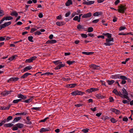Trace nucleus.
<instances>
[{
  "label": "nucleus",
  "mask_w": 133,
  "mask_h": 133,
  "mask_svg": "<svg viewBox=\"0 0 133 133\" xmlns=\"http://www.w3.org/2000/svg\"><path fill=\"white\" fill-rule=\"evenodd\" d=\"M72 3L71 0H68L65 3V5L67 6H68L72 4Z\"/></svg>",
  "instance_id": "nucleus-26"
},
{
  "label": "nucleus",
  "mask_w": 133,
  "mask_h": 133,
  "mask_svg": "<svg viewBox=\"0 0 133 133\" xmlns=\"http://www.w3.org/2000/svg\"><path fill=\"white\" fill-rule=\"evenodd\" d=\"M34 34L35 35H39L42 34L39 31H38L35 32Z\"/></svg>",
  "instance_id": "nucleus-41"
},
{
  "label": "nucleus",
  "mask_w": 133,
  "mask_h": 133,
  "mask_svg": "<svg viewBox=\"0 0 133 133\" xmlns=\"http://www.w3.org/2000/svg\"><path fill=\"white\" fill-rule=\"evenodd\" d=\"M12 118V117L11 116H9L7 119H6V120L7 122H8L9 121L11 120Z\"/></svg>",
  "instance_id": "nucleus-37"
},
{
  "label": "nucleus",
  "mask_w": 133,
  "mask_h": 133,
  "mask_svg": "<svg viewBox=\"0 0 133 133\" xmlns=\"http://www.w3.org/2000/svg\"><path fill=\"white\" fill-rule=\"evenodd\" d=\"M92 16V14L91 12H89L83 15L82 17L86 18L91 17Z\"/></svg>",
  "instance_id": "nucleus-9"
},
{
  "label": "nucleus",
  "mask_w": 133,
  "mask_h": 133,
  "mask_svg": "<svg viewBox=\"0 0 133 133\" xmlns=\"http://www.w3.org/2000/svg\"><path fill=\"white\" fill-rule=\"evenodd\" d=\"M37 29L35 28H32L31 29L30 32L31 33H32L36 31Z\"/></svg>",
  "instance_id": "nucleus-50"
},
{
  "label": "nucleus",
  "mask_w": 133,
  "mask_h": 133,
  "mask_svg": "<svg viewBox=\"0 0 133 133\" xmlns=\"http://www.w3.org/2000/svg\"><path fill=\"white\" fill-rule=\"evenodd\" d=\"M81 36L83 38H86L87 37V35L85 34H81Z\"/></svg>",
  "instance_id": "nucleus-49"
},
{
  "label": "nucleus",
  "mask_w": 133,
  "mask_h": 133,
  "mask_svg": "<svg viewBox=\"0 0 133 133\" xmlns=\"http://www.w3.org/2000/svg\"><path fill=\"white\" fill-rule=\"evenodd\" d=\"M78 19V16H76L73 18V20L75 21H77Z\"/></svg>",
  "instance_id": "nucleus-57"
},
{
  "label": "nucleus",
  "mask_w": 133,
  "mask_h": 133,
  "mask_svg": "<svg viewBox=\"0 0 133 133\" xmlns=\"http://www.w3.org/2000/svg\"><path fill=\"white\" fill-rule=\"evenodd\" d=\"M50 130V129L49 128H42L40 129L39 132L41 133H42L43 132L48 131Z\"/></svg>",
  "instance_id": "nucleus-12"
},
{
  "label": "nucleus",
  "mask_w": 133,
  "mask_h": 133,
  "mask_svg": "<svg viewBox=\"0 0 133 133\" xmlns=\"http://www.w3.org/2000/svg\"><path fill=\"white\" fill-rule=\"evenodd\" d=\"M128 94H124L123 96V98L124 97V98H125L127 99L129 98V97L128 96Z\"/></svg>",
  "instance_id": "nucleus-52"
},
{
  "label": "nucleus",
  "mask_w": 133,
  "mask_h": 133,
  "mask_svg": "<svg viewBox=\"0 0 133 133\" xmlns=\"http://www.w3.org/2000/svg\"><path fill=\"white\" fill-rule=\"evenodd\" d=\"M126 9V8L125 6L123 5H121L119 7V9L118 10L119 12L121 13H124Z\"/></svg>",
  "instance_id": "nucleus-3"
},
{
  "label": "nucleus",
  "mask_w": 133,
  "mask_h": 133,
  "mask_svg": "<svg viewBox=\"0 0 133 133\" xmlns=\"http://www.w3.org/2000/svg\"><path fill=\"white\" fill-rule=\"evenodd\" d=\"M40 108V107H33L31 108V109L32 110H39V109Z\"/></svg>",
  "instance_id": "nucleus-42"
},
{
  "label": "nucleus",
  "mask_w": 133,
  "mask_h": 133,
  "mask_svg": "<svg viewBox=\"0 0 133 133\" xmlns=\"http://www.w3.org/2000/svg\"><path fill=\"white\" fill-rule=\"evenodd\" d=\"M31 75V74L28 72H26L22 76L21 78H24L27 77L29 75Z\"/></svg>",
  "instance_id": "nucleus-23"
},
{
  "label": "nucleus",
  "mask_w": 133,
  "mask_h": 133,
  "mask_svg": "<svg viewBox=\"0 0 133 133\" xmlns=\"http://www.w3.org/2000/svg\"><path fill=\"white\" fill-rule=\"evenodd\" d=\"M26 119L27 120L25 122V123L26 124H32L31 122L30 121L31 119L29 116L27 117Z\"/></svg>",
  "instance_id": "nucleus-19"
},
{
  "label": "nucleus",
  "mask_w": 133,
  "mask_h": 133,
  "mask_svg": "<svg viewBox=\"0 0 133 133\" xmlns=\"http://www.w3.org/2000/svg\"><path fill=\"white\" fill-rule=\"evenodd\" d=\"M89 130V129H83L82 130V131L84 133H86L88 132Z\"/></svg>",
  "instance_id": "nucleus-43"
},
{
  "label": "nucleus",
  "mask_w": 133,
  "mask_h": 133,
  "mask_svg": "<svg viewBox=\"0 0 133 133\" xmlns=\"http://www.w3.org/2000/svg\"><path fill=\"white\" fill-rule=\"evenodd\" d=\"M14 125V124L11 123L5 124H4V126L6 128H10Z\"/></svg>",
  "instance_id": "nucleus-20"
},
{
  "label": "nucleus",
  "mask_w": 133,
  "mask_h": 133,
  "mask_svg": "<svg viewBox=\"0 0 133 133\" xmlns=\"http://www.w3.org/2000/svg\"><path fill=\"white\" fill-rule=\"evenodd\" d=\"M126 29V28L125 26H121L119 28V30L120 31H121L124 30Z\"/></svg>",
  "instance_id": "nucleus-59"
},
{
  "label": "nucleus",
  "mask_w": 133,
  "mask_h": 133,
  "mask_svg": "<svg viewBox=\"0 0 133 133\" xmlns=\"http://www.w3.org/2000/svg\"><path fill=\"white\" fill-rule=\"evenodd\" d=\"M53 74L52 73H51L50 72H46L42 74L41 75L43 76V75H47V76L52 75Z\"/></svg>",
  "instance_id": "nucleus-33"
},
{
  "label": "nucleus",
  "mask_w": 133,
  "mask_h": 133,
  "mask_svg": "<svg viewBox=\"0 0 133 133\" xmlns=\"http://www.w3.org/2000/svg\"><path fill=\"white\" fill-rule=\"evenodd\" d=\"M57 42V41L55 39L52 40H49L47 41L46 43V44H52L56 43Z\"/></svg>",
  "instance_id": "nucleus-14"
},
{
  "label": "nucleus",
  "mask_w": 133,
  "mask_h": 133,
  "mask_svg": "<svg viewBox=\"0 0 133 133\" xmlns=\"http://www.w3.org/2000/svg\"><path fill=\"white\" fill-rule=\"evenodd\" d=\"M94 3V1H85V2H83V3L84 4H86L87 5H89L92 4Z\"/></svg>",
  "instance_id": "nucleus-13"
},
{
  "label": "nucleus",
  "mask_w": 133,
  "mask_h": 133,
  "mask_svg": "<svg viewBox=\"0 0 133 133\" xmlns=\"http://www.w3.org/2000/svg\"><path fill=\"white\" fill-rule=\"evenodd\" d=\"M112 92L114 93L117 96H119L122 98H123V94L120 91L118 92L117 90L115 89H114L112 91Z\"/></svg>",
  "instance_id": "nucleus-4"
},
{
  "label": "nucleus",
  "mask_w": 133,
  "mask_h": 133,
  "mask_svg": "<svg viewBox=\"0 0 133 133\" xmlns=\"http://www.w3.org/2000/svg\"><path fill=\"white\" fill-rule=\"evenodd\" d=\"M28 39L29 41L30 42H34V41L32 40V39H33V37L32 36H29L28 37Z\"/></svg>",
  "instance_id": "nucleus-36"
},
{
  "label": "nucleus",
  "mask_w": 133,
  "mask_h": 133,
  "mask_svg": "<svg viewBox=\"0 0 133 133\" xmlns=\"http://www.w3.org/2000/svg\"><path fill=\"white\" fill-rule=\"evenodd\" d=\"M99 21V19H97L94 20L92 21V22L94 23H97Z\"/></svg>",
  "instance_id": "nucleus-51"
},
{
  "label": "nucleus",
  "mask_w": 133,
  "mask_h": 133,
  "mask_svg": "<svg viewBox=\"0 0 133 133\" xmlns=\"http://www.w3.org/2000/svg\"><path fill=\"white\" fill-rule=\"evenodd\" d=\"M111 111L114 112L116 114H119L121 113V112L119 110L114 108H111Z\"/></svg>",
  "instance_id": "nucleus-10"
},
{
  "label": "nucleus",
  "mask_w": 133,
  "mask_h": 133,
  "mask_svg": "<svg viewBox=\"0 0 133 133\" xmlns=\"http://www.w3.org/2000/svg\"><path fill=\"white\" fill-rule=\"evenodd\" d=\"M21 117H18L15 118L13 121V123H14L18 121L21 119Z\"/></svg>",
  "instance_id": "nucleus-25"
},
{
  "label": "nucleus",
  "mask_w": 133,
  "mask_h": 133,
  "mask_svg": "<svg viewBox=\"0 0 133 133\" xmlns=\"http://www.w3.org/2000/svg\"><path fill=\"white\" fill-rule=\"evenodd\" d=\"M1 122L3 124H4L8 122L6 120V119L5 118L3 120L1 121Z\"/></svg>",
  "instance_id": "nucleus-53"
},
{
  "label": "nucleus",
  "mask_w": 133,
  "mask_h": 133,
  "mask_svg": "<svg viewBox=\"0 0 133 133\" xmlns=\"http://www.w3.org/2000/svg\"><path fill=\"white\" fill-rule=\"evenodd\" d=\"M90 67L92 69L94 70H99L100 68L99 66L93 64L90 65Z\"/></svg>",
  "instance_id": "nucleus-5"
},
{
  "label": "nucleus",
  "mask_w": 133,
  "mask_h": 133,
  "mask_svg": "<svg viewBox=\"0 0 133 133\" xmlns=\"http://www.w3.org/2000/svg\"><path fill=\"white\" fill-rule=\"evenodd\" d=\"M70 78H63V80L64 81H69L70 80Z\"/></svg>",
  "instance_id": "nucleus-63"
},
{
  "label": "nucleus",
  "mask_w": 133,
  "mask_h": 133,
  "mask_svg": "<svg viewBox=\"0 0 133 133\" xmlns=\"http://www.w3.org/2000/svg\"><path fill=\"white\" fill-rule=\"evenodd\" d=\"M2 110H8L7 107H2L1 108Z\"/></svg>",
  "instance_id": "nucleus-60"
},
{
  "label": "nucleus",
  "mask_w": 133,
  "mask_h": 133,
  "mask_svg": "<svg viewBox=\"0 0 133 133\" xmlns=\"http://www.w3.org/2000/svg\"><path fill=\"white\" fill-rule=\"evenodd\" d=\"M122 93L124 94H128V92L126 91L124 88H123L122 89Z\"/></svg>",
  "instance_id": "nucleus-35"
},
{
  "label": "nucleus",
  "mask_w": 133,
  "mask_h": 133,
  "mask_svg": "<svg viewBox=\"0 0 133 133\" xmlns=\"http://www.w3.org/2000/svg\"><path fill=\"white\" fill-rule=\"evenodd\" d=\"M85 94L84 92L76 90L74 91L71 93V94L73 96L79 95L82 96Z\"/></svg>",
  "instance_id": "nucleus-2"
},
{
  "label": "nucleus",
  "mask_w": 133,
  "mask_h": 133,
  "mask_svg": "<svg viewBox=\"0 0 133 133\" xmlns=\"http://www.w3.org/2000/svg\"><path fill=\"white\" fill-rule=\"evenodd\" d=\"M49 118V117H46L43 119L39 121V122H45L46 121V120L47 119H48Z\"/></svg>",
  "instance_id": "nucleus-39"
},
{
  "label": "nucleus",
  "mask_w": 133,
  "mask_h": 133,
  "mask_svg": "<svg viewBox=\"0 0 133 133\" xmlns=\"http://www.w3.org/2000/svg\"><path fill=\"white\" fill-rule=\"evenodd\" d=\"M107 82L109 85H111L115 82V81L114 80H107Z\"/></svg>",
  "instance_id": "nucleus-30"
},
{
  "label": "nucleus",
  "mask_w": 133,
  "mask_h": 133,
  "mask_svg": "<svg viewBox=\"0 0 133 133\" xmlns=\"http://www.w3.org/2000/svg\"><path fill=\"white\" fill-rule=\"evenodd\" d=\"M15 125L17 126L18 128H22L24 127V124L21 123H18Z\"/></svg>",
  "instance_id": "nucleus-21"
},
{
  "label": "nucleus",
  "mask_w": 133,
  "mask_h": 133,
  "mask_svg": "<svg viewBox=\"0 0 133 133\" xmlns=\"http://www.w3.org/2000/svg\"><path fill=\"white\" fill-rule=\"evenodd\" d=\"M59 65L60 66L61 68L64 67L65 66V65L64 64H62V62H59Z\"/></svg>",
  "instance_id": "nucleus-44"
},
{
  "label": "nucleus",
  "mask_w": 133,
  "mask_h": 133,
  "mask_svg": "<svg viewBox=\"0 0 133 133\" xmlns=\"http://www.w3.org/2000/svg\"><path fill=\"white\" fill-rule=\"evenodd\" d=\"M10 15L12 16H15L16 17H17L18 16V14L16 11H14L11 13Z\"/></svg>",
  "instance_id": "nucleus-28"
},
{
  "label": "nucleus",
  "mask_w": 133,
  "mask_h": 133,
  "mask_svg": "<svg viewBox=\"0 0 133 133\" xmlns=\"http://www.w3.org/2000/svg\"><path fill=\"white\" fill-rule=\"evenodd\" d=\"M123 121L124 122H127L128 120V118L124 117L122 119Z\"/></svg>",
  "instance_id": "nucleus-55"
},
{
  "label": "nucleus",
  "mask_w": 133,
  "mask_h": 133,
  "mask_svg": "<svg viewBox=\"0 0 133 133\" xmlns=\"http://www.w3.org/2000/svg\"><path fill=\"white\" fill-rule=\"evenodd\" d=\"M93 31V28L92 27H89L88 28V32H91Z\"/></svg>",
  "instance_id": "nucleus-38"
},
{
  "label": "nucleus",
  "mask_w": 133,
  "mask_h": 133,
  "mask_svg": "<svg viewBox=\"0 0 133 133\" xmlns=\"http://www.w3.org/2000/svg\"><path fill=\"white\" fill-rule=\"evenodd\" d=\"M75 61H66V63L69 65L73 64L74 63H76Z\"/></svg>",
  "instance_id": "nucleus-32"
},
{
  "label": "nucleus",
  "mask_w": 133,
  "mask_h": 133,
  "mask_svg": "<svg viewBox=\"0 0 133 133\" xmlns=\"http://www.w3.org/2000/svg\"><path fill=\"white\" fill-rule=\"evenodd\" d=\"M32 61H34L37 58V57L35 56H33L30 57Z\"/></svg>",
  "instance_id": "nucleus-61"
},
{
  "label": "nucleus",
  "mask_w": 133,
  "mask_h": 133,
  "mask_svg": "<svg viewBox=\"0 0 133 133\" xmlns=\"http://www.w3.org/2000/svg\"><path fill=\"white\" fill-rule=\"evenodd\" d=\"M96 97L98 99L104 98L105 97L104 96L101 95L100 94H97L96 95Z\"/></svg>",
  "instance_id": "nucleus-24"
},
{
  "label": "nucleus",
  "mask_w": 133,
  "mask_h": 133,
  "mask_svg": "<svg viewBox=\"0 0 133 133\" xmlns=\"http://www.w3.org/2000/svg\"><path fill=\"white\" fill-rule=\"evenodd\" d=\"M127 78V77L126 76L120 75L119 79H121L122 80H126Z\"/></svg>",
  "instance_id": "nucleus-34"
},
{
  "label": "nucleus",
  "mask_w": 133,
  "mask_h": 133,
  "mask_svg": "<svg viewBox=\"0 0 133 133\" xmlns=\"http://www.w3.org/2000/svg\"><path fill=\"white\" fill-rule=\"evenodd\" d=\"M82 54L87 55H91L94 54V52H86L85 51H83L82 52Z\"/></svg>",
  "instance_id": "nucleus-27"
},
{
  "label": "nucleus",
  "mask_w": 133,
  "mask_h": 133,
  "mask_svg": "<svg viewBox=\"0 0 133 133\" xmlns=\"http://www.w3.org/2000/svg\"><path fill=\"white\" fill-rule=\"evenodd\" d=\"M77 84L76 83L69 84L66 85V87L68 88H73Z\"/></svg>",
  "instance_id": "nucleus-15"
},
{
  "label": "nucleus",
  "mask_w": 133,
  "mask_h": 133,
  "mask_svg": "<svg viewBox=\"0 0 133 133\" xmlns=\"http://www.w3.org/2000/svg\"><path fill=\"white\" fill-rule=\"evenodd\" d=\"M102 13L101 12H96L94 13L93 14V15L94 16H98L99 15H102Z\"/></svg>",
  "instance_id": "nucleus-31"
},
{
  "label": "nucleus",
  "mask_w": 133,
  "mask_h": 133,
  "mask_svg": "<svg viewBox=\"0 0 133 133\" xmlns=\"http://www.w3.org/2000/svg\"><path fill=\"white\" fill-rule=\"evenodd\" d=\"M120 74H116L115 75H112L111 78L112 79H119Z\"/></svg>",
  "instance_id": "nucleus-22"
},
{
  "label": "nucleus",
  "mask_w": 133,
  "mask_h": 133,
  "mask_svg": "<svg viewBox=\"0 0 133 133\" xmlns=\"http://www.w3.org/2000/svg\"><path fill=\"white\" fill-rule=\"evenodd\" d=\"M86 91L87 92H88L89 93H90L92 92V89H91V88L90 89L87 90H86Z\"/></svg>",
  "instance_id": "nucleus-62"
},
{
  "label": "nucleus",
  "mask_w": 133,
  "mask_h": 133,
  "mask_svg": "<svg viewBox=\"0 0 133 133\" xmlns=\"http://www.w3.org/2000/svg\"><path fill=\"white\" fill-rule=\"evenodd\" d=\"M11 23V22L10 21L6 22L3 24H2V27L4 28L6 26H7L10 25Z\"/></svg>",
  "instance_id": "nucleus-17"
},
{
  "label": "nucleus",
  "mask_w": 133,
  "mask_h": 133,
  "mask_svg": "<svg viewBox=\"0 0 133 133\" xmlns=\"http://www.w3.org/2000/svg\"><path fill=\"white\" fill-rule=\"evenodd\" d=\"M91 89H92V92L97 91L98 90V88H91Z\"/></svg>",
  "instance_id": "nucleus-47"
},
{
  "label": "nucleus",
  "mask_w": 133,
  "mask_h": 133,
  "mask_svg": "<svg viewBox=\"0 0 133 133\" xmlns=\"http://www.w3.org/2000/svg\"><path fill=\"white\" fill-rule=\"evenodd\" d=\"M19 78L17 77H12L9 78L8 81V83L10 82V81L15 82L18 80Z\"/></svg>",
  "instance_id": "nucleus-7"
},
{
  "label": "nucleus",
  "mask_w": 133,
  "mask_h": 133,
  "mask_svg": "<svg viewBox=\"0 0 133 133\" xmlns=\"http://www.w3.org/2000/svg\"><path fill=\"white\" fill-rule=\"evenodd\" d=\"M17 57V55H15L14 56H12L11 57H9L8 59V60L9 61L8 62H10L15 59V58H16Z\"/></svg>",
  "instance_id": "nucleus-16"
},
{
  "label": "nucleus",
  "mask_w": 133,
  "mask_h": 133,
  "mask_svg": "<svg viewBox=\"0 0 133 133\" xmlns=\"http://www.w3.org/2000/svg\"><path fill=\"white\" fill-rule=\"evenodd\" d=\"M4 15L3 11L2 10H0V17L3 16Z\"/></svg>",
  "instance_id": "nucleus-46"
},
{
  "label": "nucleus",
  "mask_w": 133,
  "mask_h": 133,
  "mask_svg": "<svg viewBox=\"0 0 133 133\" xmlns=\"http://www.w3.org/2000/svg\"><path fill=\"white\" fill-rule=\"evenodd\" d=\"M34 97L33 96H31L29 99L26 100H23V101H22V102L28 103H30L34 99Z\"/></svg>",
  "instance_id": "nucleus-6"
},
{
  "label": "nucleus",
  "mask_w": 133,
  "mask_h": 133,
  "mask_svg": "<svg viewBox=\"0 0 133 133\" xmlns=\"http://www.w3.org/2000/svg\"><path fill=\"white\" fill-rule=\"evenodd\" d=\"M7 91H5L2 92L1 94L4 96L8 95V94L6 93Z\"/></svg>",
  "instance_id": "nucleus-54"
},
{
  "label": "nucleus",
  "mask_w": 133,
  "mask_h": 133,
  "mask_svg": "<svg viewBox=\"0 0 133 133\" xmlns=\"http://www.w3.org/2000/svg\"><path fill=\"white\" fill-rule=\"evenodd\" d=\"M12 129L13 130H16L18 129V128L17 126H16L13 127L12 128Z\"/></svg>",
  "instance_id": "nucleus-56"
},
{
  "label": "nucleus",
  "mask_w": 133,
  "mask_h": 133,
  "mask_svg": "<svg viewBox=\"0 0 133 133\" xmlns=\"http://www.w3.org/2000/svg\"><path fill=\"white\" fill-rule=\"evenodd\" d=\"M108 38L106 39L107 42L104 43V44L106 46H110L113 44L114 38H111V34L109 33L107 36Z\"/></svg>",
  "instance_id": "nucleus-1"
},
{
  "label": "nucleus",
  "mask_w": 133,
  "mask_h": 133,
  "mask_svg": "<svg viewBox=\"0 0 133 133\" xmlns=\"http://www.w3.org/2000/svg\"><path fill=\"white\" fill-rule=\"evenodd\" d=\"M110 120L111 122L113 123H115L117 122V121L113 118H112Z\"/></svg>",
  "instance_id": "nucleus-40"
},
{
  "label": "nucleus",
  "mask_w": 133,
  "mask_h": 133,
  "mask_svg": "<svg viewBox=\"0 0 133 133\" xmlns=\"http://www.w3.org/2000/svg\"><path fill=\"white\" fill-rule=\"evenodd\" d=\"M17 96L18 98H21L23 99H25L27 98L26 96L21 94H18Z\"/></svg>",
  "instance_id": "nucleus-11"
},
{
  "label": "nucleus",
  "mask_w": 133,
  "mask_h": 133,
  "mask_svg": "<svg viewBox=\"0 0 133 133\" xmlns=\"http://www.w3.org/2000/svg\"><path fill=\"white\" fill-rule=\"evenodd\" d=\"M38 16L40 18H42L43 16V15L42 13H39Z\"/></svg>",
  "instance_id": "nucleus-64"
},
{
  "label": "nucleus",
  "mask_w": 133,
  "mask_h": 133,
  "mask_svg": "<svg viewBox=\"0 0 133 133\" xmlns=\"http://www.w3.org/2000/svg\"><path fill=\"white\" fill-rule=\"evenodd\" d=\"M109 99L110 100L109 101L110 102H113L114 101L113 97H110L109 98Z\"/></svg>",
  "instance_id": "nucleus-58"
},
{
  "label": "nucleus",
  "mask_w": 133,
  "mask_h": 133,
  "mask_svg": "<svg viewBox=\"0 0 133 133\" xmlns=\"http://www.w3.org/2000/svg\"><path fill=\"white\" fill-rule=\"evenodd\" d=\"M61 62L59 61H53V62L56 65H57L59 64V62Z\"/></svg>",
  "instance_id": "nucleus-48"
},
{
  "label": "nucleus",
  "mask_w": 133,
  "mask_h": 133,
  "mask_svg": "<svg viewBox=\"0 0 133 133\" xmlns=\"http://www.w3.org/2000/svg\"><path fill=\"white\" fill-rule=\"evenodd\" d=\"M13 18L11 16H7L6 17H4L2 19V21H4L5 20H9L12 19Z\"/></svg>",
  "instance_id": "nucleus-18"
},
{
  "label": "nucleus",
  "mask_w": 133,
  "mask_h": 133,
  "mask_svg": "<svg viewBox=\"0 0 133 133\" xmlns=\"http://www.w3.org/2000/svg\"><path fill=\"white\" fill-rule=\"evenodd\" d=\"M32 62V61L31 58L28 59H26L25 61V62H28L29 63H31Z\"/></svg>",
  "instance_id": "nucleus-45"
},
{
  "label": "nucleus",
  "mask_w": 133,
  "mask_h": 133,
  "mask_svg": "<svg viewBox=\"0 0 133 133\" xmlns=\"http://www.w3.org/2000/svg\"><path fill=\"white\" fill-rule=\"evenodd\" d=\"M32 68V67L31 66H28L25 67L23 70L21 71L22 73L28 71V70L31 69Z\"/></svg>",
  "instance_id": "nucleus-8"
},
{
  "label": "nucleus",
  "mask_w": 133,
  "mask_h": 133,
  "mask_svg": "<svg viewBox=\"0 0 133 133\" xmlns=\"http://www.w3.org/2000/svg\"><path fill=\"white\" fill-rule=\"evenodd\" d=\"M77 29L79 30L82 29H84V26L80 24H78L77 26Z\"/></svg>",
  "instance_id": "nucleus-29"
}]
</instances>
